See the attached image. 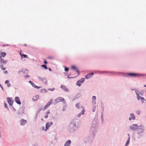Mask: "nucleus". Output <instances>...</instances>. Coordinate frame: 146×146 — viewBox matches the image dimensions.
<instances>
[{
	"label": "nucleus",
	"instance_id": "27",
	"mask_svg": "<svg viewBox=\"0 0 146 146\" xmlns=\"http://www.w3.org/2000/svg\"><path fill=\"white\" fill-rule=\"evenodd\" d=\"M81 83H81L80 82V81H78L76 83V85H78V86H81Z\"/></svg>",
	"mask_w": 146,
	"mask_h": 146
},
{
	"label": "nucleus",
	"instance_id": "5",
	"mask_svg": "<svg viewBox=\"0 0 146 146\" xmlns=\"http://www.w3.org/2000/svg\"><path fill=\"white\" fill-rule=\"evenodd\" d=\"M130 128L132 130H134L138 128V126L137 124H133L131 125Z\"/></svg>",
	"mask_w": 146,
	"mask_h": 146
},
{
	"label": "nucleus",
	"instance_id": "40",
	"mask_svg": "<svg viewBox=\"0 0 146 146\" xmlns=\"http://www.w3.org/2000/svg\"><path fill=\"white\" fill-rule=\"evenodd\" d=\"M48 59H53V58L52 57H49V56L48 57Z\"/></svg>",
	"mask_w": 146,
	"mask_h": 146
},
{
	"label": "nucleus",
	"instance_id": "48",
	"mask_svg": "<svg viewBox=\"0 0 146 146\" xmlns=\"http://www.w3.org/2000/svg\"><path fill=\"white\" fill-rule=\"evenodd\" d=\"M144 87H146V85H144Z\"/></svg>",
	"mask_w": 146,
	"mask_h": 146
},
{
	"label": "nucleus",
	"instance_id": "51",
	"mask_svg": "<svg viewBox=\"0 0 146 146\" xmlns=\"http://www.w3.org/2000/svg\"><path fill=\"white\" fill-rule=\"evenodd\" d=\"M1 88H2V87H3V86H1Z\"/></svg>",
	"mask_w": 146,
	"mask_h": 146
},
{
	"label": "nucleus",
	"instance_id": "28",
	"mask_svg": "<svg viewBox=\"0 0 146 146\" xmlns=\"http://www.w3.org/2000/svg\"><path fill=\"white\" fill-rule=\"evenodd\" d=\"M143 131V129H141V128H139L138 129V132L139 133H141Z\"/></svg>",
	"mask_w": 146,
	"mask_h": 146
},
{
	"label": "nucleus",
	"instance_id": "49",
	"mask_svg": "<svg viewBox=\"0 0 146 146\" xmlns=\"http://www.w3.org/2000/svg\"><path fill=\"white\" fill-rule=\"evenodd\" d=\"M6 45L7 46H8L9 45V44H7V45Z\"/></svg>",
	"mask_w": 146,
	"mask_h": 146
},
{
	"label": "nucleus",
	"instance_id": "33",
	"mask_svg": "<svg viewBox=\"0 0 146 146\" xmlns=\"http://www.w3.org/2000/svg\"><path fill=\"white\" fill-rule=\"evenodd\" d=\"M54 88H49L48 89V90L51 91H53L54 90Z\"/></svg>",
	"mask_w": 146,
	"mask_h": 146
},
{
	"label": "nucleus",
	"instance_id": "54",
	"mask_svg": "<svg viewBox=\"0 0 146 146\" xmlns=\"http://www.w3.org/2000/svg\"><path fill=\"white\" fill-rule=\"evenodd\" d=\"M42 121L43 120V119H42Z\"/></svg>",
	"mask_w": 146,
	"mask_h": 146
},
{
	"label": "nucleus",
	"instance_id": "17",
	"mask_svg": "<svg viewBox=\"0 0 146 146\" xmlns=\"http://www.w3.org/2000/svg\"><path fill=\"white\" fill-rule=\"evenodd\" d=\"M128 135L129 136V137L128 138V139L127 140V141L125 145V146H127L129 144V143L130 142V137L129 136V134H128Z\"/></svg>",
	"mask_w": 146,
	"mask_h": 146
},
{
	"label": "nucleus",
	"instance_id": "14",
	"mask_svg": "<svg viewBox=\"0 0 146 146\" xmlns=\"http://www.w3.org/2000/svg\"><path fill=\"white\" fill-rule=\"evenodd\" d=\"M96 97L95 96H93L92 97V103L94 104H96Z\"/></svg>",
	"mask_w": 146,
	"mask_h": 146
},
{
	"label": "nucleus",
	"instance_id": "21",
	"mask_svg": "<svg viewBox=\"0 0 146 146\" xmlns=\"http://www.w3.org/2000/svg\"><path fill=\"white\" fill-rule=\"evenodd\" d=\"M5 83V84H7L8 87H9L11 86V84H10L9 81L7 80H6Z\"/></svg>",
	"mask_w": 146,
	"mask_h": 146
},
{
	"label": "nucleus",
	"instance_id": "7",
	"mask_svg": "<svg viewBox=\"0 0 146 146\" xmlns=\"http://www.w3.org/2000/svg\"><path fill=\"white\" fill-rule=\"evenodd\" d=\"M0 61L1 64H5L7 62V60H4L3 59L1 56H0Z\"/></svg>",
	"mask_w": 146,
	"mask_h": 146
},
{
	"label": "nucleus",
	"instance_id": "25",
	"mask_svg": "<svg viewBox=\"0 0 146 146\" xmlns=\"http://www.w3.org/2000/svg\"><path fill=\"white\" fill-rule=\"evenodd\" d=\"M85 79L84 78H82L80 80H78V81H80V82L81 83H83Z\"/></svg>",
	"mask_w": 146,
	"mask_h": 146
},
{
	"label": "nucleus",
	"instance_id": "53",
	"mask_svg": "<svg viewBox=\"0 0 146 146\" xmlns=\"http://www.w3.org/2000/svg\"><path fill=\"white\" fill-rule=\"evenodd\" d=\"M1 88H2V87H3V86H1Z\"/></svg>",
	"mask_w": 146,
	"mask_h": 146
},
{
	"label": "nucleus",
	"instance_id": "38",
	"mask_svg": "<svg viewBox=\"0 0 146 146\" xmlns=\"http://www.w3.org/2000/svg\"><path fill=\"white\" fill-rule=\"evenodd\" d=\"M35 88H37V89H39V88H40V86H36L35 87Z\"/></svg>",
	"mask_w": 146,
	"mask_h": 146
},
{
	"label": "nucleus",
	"instance_id": "6",
	"mask_svg": "<svg viewBox=\"0 0 146 146\" xmlns=\"http://www.w3.org/2000/svg\"><path fill=\"white\" fill-rule=\"evenodd\" d=\"M7 102L10 106H12L13 103V100L11 98H7Z\"/></svg>",
	"mask_w": 146,
	"mask_h": 146
},
{
	"label": "nucleus",
	"instance_id": "41",
	"mask_svg": "<svg viewBox=\"0 0 146 146\" xmlns=\"http://www.w3.org/2000/svg\"><path fill=\"white\" fill-rule=\"evenodd\" d=\"M4 104H5V107L6 108H7V105L6 103V102L5 103H4Z\"/></svg>",
	"mask_w": 146,
	"mask_h": 146
},
{
	"label": "nucleus",
	"instance_id": "16",
	"mask_svg": "<svg viewBox=\"0 0 146 146\" xmlns=\"http://www.w3.org/2000/svg\"><path fill=\"white\" fill-rule=\"evenodd\" d=\"M128 75L130 76L133 77H136L138 75V74L134 73H129Z\"/></svg>",
	"mask_w": 146,
	"mask_h": 146
},
{
	"label": "nucleus",
	"instance_id": "42",
	"mask_svg": "<svg viewBox=\"0 0 146 146\" xmlns=\"http://www.w3.org/2000/svg\"><path fill=\"white\" fill-rule=\"evenodd\" d=\"M44 63L45 64H47V61L46 60H45L44 61Z\"/></svg>",
	"mask_w": 146,
	"mask_h": 146
},
{
	"label": "nucleus",
	"instance_id": "9",
	"mask_svg": "<svg viewBox=\"0 0 146 146\" xmlns=\"http://www.w3.org/2000/svg\"><path fill=\"white\" fill-rule=\"evenodd\" d=\"M15 101L17 104L19 105H20L21 104L19 98L18 97H17L15 98Z\"/></svg>",
	"mask_w": 146,
	"mask_h": 146
},
{
	"label": "nucleus",
	"instance_id": "19",
	"mask_svg": "<svg viewBox=\"0 0 146 146\" xmlns=\"http://www.w3.org/2000/svg\"><path fill=\"white\" fill-rule=\"evenodd\" d=\"M6 55V53L5 52H1L0 53V56L1 57H5Z\"/></svg>",
	"mask_w": 146,
	"mask_h": 146
},
{
	"label": "nucleus",
	"instance_id": "26",
	"mask_svg": "<svg viewBox=\"0 0 146 146\" xmlns=\"http://www.w3.org/2000/svg\"><path fill=\"white\" fill-rule=\"evenodd\" d=\"M0 67L3 70H5L6 69V68L4 67L2 65H0Z\"/></svg>",
	"mask_w": 146,
	"mask_h": 146
},
{
	"label": "nucleus",
	"instance_id": "39",
	"mask_svg": "<svg viewBox=\"0 0 146 146\" xmlns=\"http://www.w3.org/2000/svg\"><path fill=\"white\" fill-rule=\"evenodd\" d=\"M3 73H4L5 74H7L8 73L7 71H4L3 72Z\"/></svg>",
	"mask_w": 146,
	"mask_h": 146
},
{
	"label": "nucleus",
	"instance_id": "47",
	"mask_svg": "<svg viewBox=\"0 0 146 146\" xmlns=\"http://www.w3.org/2000/svg\"><path fill=\"white\" fill-rule=\"evenodd\" d=\"M24 45L25 46H27V45L26 44H24Z\"/></svg>",
	"mask_w": 146,
	"mask_h": 146
},
{
	"label": "nucleus",
	"instance_id": "45",
	"mask_svg": "<svg viewBox=\"0 0 146 146\" xmlns=\"http://www.w3.org/2000/svg\"><path fill=\"white\" fill-rule=\"evenodd\" d=\"M95 111V108H94V109L93 110V112H94Z\"/></svg>",
	"mask_w": 146,
	"mask_h": 146
},
{
	"label": "nucleus",
	"instance_id": "12",
	"mask_svg": "<svg viewBox=\"0 0 146 146\" xmlns=\"http://www.w3.org/2000/svg\"><path fill=\"white\" fill-rule=\"evenodd\" d=\"M135 119V116L134 115V114L131 113L130 114V116L129 117V120H131L132 119L134 120Z\"/></svg>",
	"mask_w": 146,
	"mask_h": 146
},
{
	"label": "nucleus",
	"instance_id": "2",
	"mask_svg": "<svg viewBox=\"0 0 146 146\" xmlns=\"http://www.w3.org/2000/svg\"><path fill=\"white\" fill-rule=\"evenodd\" d=\"M75 127V124L73 123H71L69 125V129L70 131H72L74 129Z\"/></svg>",
	"mask_w": 146,
	"mask_h": 146
},
{
	"label": "nucleus",
	"instance_id": "22",
	"mask_svg": "<svg viewBox=\"0 0 146 146\" xmlns=\"http://www.w3.org/2000/svg\"><path fill=\"white\" fill-rule=\"evenodd\" d=\"M50 113V112L49 110L46 112V115H45L44 117L45 118H47L48 117V114Z\"/></svg>",
	"mask_w": 146,
	"mask_h": 146
},
{
	"label": "nucleus",
	"instance_id": "36",
	"mask_svg": "<svg viewBox=\"0 0 146 146\" xmlns=\"http://www.w3.org/2000/svg\"><path fill=\"white\" fill-rule=\"evenodd\" d=\"M136 113L137 114L139 115L140 113V111H136Z\"/></svg>",
	"mask_w": 146,
	"mask_h": 146
},
{
	"label": "nucleus",
	"instance_id": "4",
	"mask_svg": "<svg viewBox=\"0 0 146 146\" xmlns=\"http://www.w3.org/2000/svg\"><path fill=\"white\" fill-rule=\"evenodd\" d=\"M53 124V123L52 122H51L50 123L47 122L46 123V129L45 131H46L48 129L49 127L52 125Z\"/></svg>",
	"mask_w": 146,
	"mask_h": 146
},
{
	"label": "nucleus",
	"instance_id": "11",
	"mask_svg": "<svg viewBox=\"0 0 146 146\" xmlns=\"http://www.w3.org/2000/svg\"><path fill=\"white\" fill-rule=\"evenodd\" d=\"M93 75L94 73H93L89 74L85 76V78L86 79L89 78H91Z\"/></svg>",
	"mask_w": 146,
	"mask_h": 146
},
{
	"label": "nucleus",
	"instance_id": "32",
	"mask_svg": "<svg viewBox=\"0 0 146 146\" xmlns=\"http://www.w3.org/2000/svg\"><path fill=\"white\" fill-rule=\"evenodd\" d=\"M42 66L44 68L46 69H47V68L46 65H42Z\"/></svg>",
	"mask_w": 146,
	"mask_h": 146
},
{
	"label": "nucleus",
	"instance_id": "20",
	"mask_svg": "<svg viewBox=\"0 0 146 146\" xmlns=\"http://www.w3.org/2000/svg\"><path fill=\"white\" fill-rule=\"evenodd\" d=\"M71 68H72V69L75 70L76 71V72L78 73V75L79 74V71L78 70H77L76 69V67H75V66H72Z\"/></svg>",
	"mask_w": 146,
	"mask_h": 146
},
{
	"label": "nucleus",
	"instance_id": "1",
	"mask_svg": "<svg viewBox=\"0 0 146 146\" xmlns=\"http://www.w3.org/2000/svg\"><path fill=\"white\" fill-rule=\"evenodd\" d=\"M56 102H63L64 103L65 102V100L64 98L61 97H59L56 98L55 100Z\"/></svg>",
	"mask_w": 146,
	"mask_h": 146
},
{
	"label": "nucleus",
	"instance_id": "44",
	"mask_svg": "<svg viewBox=\"0 0 146 146\" xmlns=\"http://www.w3.org/2000/svg\"><path fill=\"white\" fill-rule=\"evenodd\" d=\"M77 116H78V117H80V116H81V114L80 113H79L78 115Z\"/></svg>",
	"mask_w": 146,
	"mask_h": 146
},
{
	"label": "nucleus",
	"instance_id": "46",
	"mask_svg": "<svg viewBox=\"0 0 146 146\" xmlns=\"http://www.w3.org/2000/svg\"><path fill=\"white\" fill-rule=\"evenodd\" d=\"M49 70L50 71H51V69L50 68H49Z\"/></svg>",
	"mask_w": 146,
	"mask_h": 146
},
{
	"label": "nucleus",
	"instance_id": "35",
	"mask_svg": "<svg viewBox=\"0 0 146 146\" xmlns=\"http://www.w3.org/2000/svg\"><path fill=\"white\" fill-rule=\"evenodd\" d=\"M66 106H65L64 107L63 109H62V111H64L66 109Z\"/></svg>",
	"mask_w": 146,
	"mask_h": 146
},
{
	"label": "nucleus",
	"instance_id": "13",
	"mask_svg": "<svg viewBox=\"0 0 146 146\" xmlns=\"http://www.w3.org/2000/svg\"><path fill=\"white\" fill-rule=\"evenodd\" d=\"M71 143V141L70 140H68L64 144V146H70Z\"/></svg>",
	"mask_w": 146,
	"mask_h": 146
},
{
	"label": "nucleus",
	"instance_id": "30",
	"mask_svg": "<svg viewBox=\"0 0 146 146\" xmlns=\"http://www.w3.org/2000/svg\"><path fill=\"white\" fill-rule=\"evenodd\" d=\"M84 111H85V110H84V108L83 107L82 110V111L81 112V113L82 115L84 114Z\"/></svg>",
	"mask_w": 146,
	"mask_h": 146
},
{
	"label": "nucleus",
	"instance_id": "24",
	"mask_svg": "<svg viewBox=\"0 0 146 146\" xmlns=\"http://www.w3.org/2000/svg\"><path fill=\"white\" fill-rule=\"evenodd\" d=\"M52 102V100H51L49 102L47 103V104H46L48 106H49L50 105H51Z\"/></svg>",
	"mask_w": 146,
	"mask_h": 146
},
{
	"label": "nucleus",
	"instance_id": "15",
	"mask_svg": "<svg viewBox=\"0 0 146 146\" xmlns=\"http://www.w3.org/2000/svg\"><path fill=\"white\" fill-rule=\"evenodd\" d=\"M27 121L23 119H21V124L22 125H24L27 123Z\"/></svg>",
	"mask_w": 146,
	"mask_h": 146
},
{
	"label": "nucleus",
	"instance_id": "52",
	"mask_svg": "<svg viewBox=\"0 0 146 146\" xmlns=\"http://www.w3.org/2000/svg\"><path fill=\"white\" fill-rule=\"evenodd\" d=\"M1 88H2V87H3V86H1Z\"/></svg>",
	"mask_w": 146,
	"mask_h": 146
},
{
	"label": "nucleus",
	"instance_id": "31",
	"mask_svg": "<svg viewBox=\"0 0 146 146\" xmlns=\"http://www.w3.org/2000/svg\"><path fill=\"white\" fill-rule=\"evenodd\" d=\"M76 107L78 108H79V107H80V105H79V103H77L76 104Z\"/></svg>",
	"mask_w": 146,
	"mask_h": 146
},
{
	"label": "nucleus",
	"instance_id": "43",
	"mask_svg": "<svg viewBox=\"0 0 146 146\" xmlns=\"http://www.w3.org/2000/svg\"><path fill=\"white\" fill-rule=\"evenodd\" d=\"M29 83H30L31 84L33 83L32 81H29Z\"/></svg>",
	"mask_w": 146,
	"mask_h": 146
},
{
	"label": "nucleus",
	"instance_id": "37",
	"mask_svg": "<svg viewBox=\"0 0 146 146\" xmlns=\"http://www.w3.org/2000/svg\"><path fill=\"white\" fill-rule=\"evenodd\" d=\"M31 85H32V86L34 87H35V86H36V85H35V84L34 83H33L32 84H31Z\"/></svg>",
	"mask_w": 146,
	"mask_h": 146
},
{
	"label": "nucleus",
	"instance_id": "18",
	"mask_svg": "<svg viewBox=\"0 0 146 146\" xmlns=\"http://www.w3.org/2000/svg\"><path fill=\"white\" fill-rule=\"evenodd\" d=\"M38 78L40 80H41V81L43 82L44 83H46L47 82V80L46 79L44 78H42L40 77H39Z\"/></svg>",
	"mask_w": 146,
	"mask_h": 146
},
{
	"label": "nucleus",
	"instance_id": "29",
	"mask_svg": "<svg viewBox=\"0 0 146 146\" xmlns=\"http://www.w3.org/2000/svg\"><path fill=\"white\" fill-rule=\"evenodd\" d=\"M48 106L47 105H46L43 108V110H46V109H47L48 108Z\"/></svg>",
	"mask_w": 146,
	"mask_h": 146
},
{
	"label": "nucleus",
	"instance_id": "50",
	"mask_svg": "<svg viewBox=\"0 0 146 146\" xmlns=\"http://www.w3.org/2000/svg\"><path fill=\"white\" fill-rule=\"evenodd\" d=\"M141 127H143V126H141Z\"/></svg>",
	"mask_w": 146,
	"mask_h": 146
},
{
	"label": "nucleus",
	"instance_id": "34",
	"mask_svg": "<svg viewBox=\"0 0 146 146\" xmlns=\"http://www.w3.org/2000/svg\"><path fill=\"white\" fill-rule=\"evenodd\" d=\"M69 70V68L67 67H65V71L67 72Z\"/></svg>",
	"mask_w": 146,
	"mask_h": 146
},
{
	"label": "nucleus",
	"instance_id": "23",
	"mask_svg": "<svg viewBox=\"0 0 146 146\" xmlns=\"http://www.w3.org/2000/svg\"><path fill=\"white\" fill-rule=\"evenodd\" d=\"M20 55H21V57L22 58H23V57L24 58H28L27 57V55H26V54H21V53H20Z\"/></svg>",
	"mask_w": 146,
	"mask_h": 146
},
{
	"label": "nucleus",
	"instance_id": "10",
	"mask_svg": "<svg viewBox=\"0 0 146 146\" xmlns=\"http://www.w3.org/2000/svg\"><path fill=\"white\" fill-rule=\"evenodd\" d=\"M60 87L64 91L67 92L69 91V90L66 88V86L64 85H61Z\"/></svg>",
	"mask_w": 146,
	"mask_h": 146
},
{
	"label": "nucleus",
	"instance_id": "8",
	"mask_svg": "<svg viewBox=\"0 0 146 146\" xmlns=\"http://www.w3.org/2000/svg\"><path fill=\"white\" fill-rule=\"evenodd\" d=\"M40 98V96L38 95H36L34 96L33 98V100L34 101H36Z\"/></svg>",
	"mask_w": 146,
	"mask_h": 146
},
{
	"label": "nucleus",
	"instance_id": "3",
	"mask_svg": "<svg viewBox=\"0 0 146 146\" xmlns=\"http://www.w3.org/2000/svg\"><path fill=\"white\" fill-rule=\"evenodd\" d=\"M135 93L137 95V99L138 100H139L140 99L142 103H143L144 102V100H145V99L143 97H142L141 96H140L139 94L136 91H135Z\"/></svg>",
	"mask_w": 146,
	"mask_h": 146
}]
</instances>
